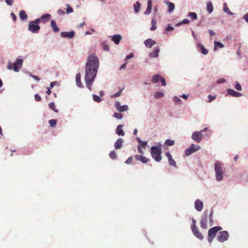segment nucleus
<instances>
[{
    "label": "nucleus",
    "instance_id": "11",
    "mask_svg": "<svg viewBox=\"0 0 248 248\" xmlns=\"http://www.w3.org/2000/svg\"><path fill=\"white\" fill-rule=\"evenodd\" d=\"M75 35V32L74 31H71L70 32L62 31L61 32V36L63 38H67L68 39L73 38Z\"/></svg>",
    "mask_w": 248,
    "mask_h": 248
},
{
    "label": "nucleus",
    "instance_id": "33",
    "mask_svg": "<svg viewBox=\"0 0 248 248\" xmlns=\"http://www.w3.org/2000/svg\"><path fill=\"white\" fill-rule=\"evenodd\" d=\"M223 10L225 12L228 13L229 15H232V13L230 11V9L228 7L226 3H224L223 4Z\"/></svg>",
    "mask_w": 248,
    "mask_h": 248
},
{
    "label": "nucleus",
    "instance_id": "24",
    "mask_svg": "<svg viewBox=\"0 0 248 248\" xmlns=\"http://www.w3.org/2000/svg\"><path fill=\"white\" fill-rule=\"evenodd\" d=\"M152 2L151 0H148L147 1V7L144 14L149 15L151 12Z\"/></svg>",
    "mask_w": 248,
    "mask_h": 248
},
{
    "label": "nucleus",
    "instance_id": "23",
    "mask_svg": "<svg viewBox=\"0 0 248 248\" xmlns=\"http://www.w3.org/2000/svg\"><path fill=\"white\" fill-rule=\"evenodd\" d=\"M122 39V37L120 35H115L111 37V40L116 44H118Z\"/></svg>",
    "mask_w": 248,
    "mask_h": 248
},
{
    "label": "nucleus",
    "instance_id": "4",
    "mask_svg": "<svg viewBox=\"0 0 248 248\" xmlns=\"http://www.w3.org/2000/svg\"><path fill=\"white\" fill-rule=\"evenodd\" d=\"M214 169L216 172V180L218 181H222L224 174L222 165L218 161L216 162L215 164Z\"/></svg>",
    "mask_w": 248,
    "mask_h": 248
},
{
    "label": "nucleus",
    "instance_id": "7",
    "mask_svg": "<svg viewBox=\"0 0 248 248\" xmlns=\"http://www.w3.org/2000/svg\"><path fill=\"white\" fill-rule=\"evenodd\" d=\"M23 62V60L22 59H17L16 62H15L13 64V67L11 66V62H9L7 67L9 69L11 70L13 69V70L15 72H18L22 67V63Z\"/></svg>",
    "mask_w": 248,
    "mask_h": 248
},
{
    "label": "nucleus",
    "instance_id": "43",
    "mask_svg": "<svg viewBox=\"0 0 248 248\" xmlns=\"http://www.w3.org/2000/svg\"><path fill=\"white\" fill-rule=\"evenodd\" d=\"M190 22V21L187 19H184L182 22L177 24L176 25L177 26H180L182 24H187Z\"/></svg>",
    "mask_w": 248,
    "mask_h": 248
},
{
    "label": "nucleus",
    "instance_id": "64",
    "mask_svg": "<svg viewBox=\"0 0 248 248\" xmlns=\"http://www.w3.org/2000/svg\"><path fill=\"white\" fill-rule=\"evenodd\" d=\"M209 33L211 36L214 35L215 34V33L212 30H209Z\"/></svg>",
    "mask_w": 248,
    "mask_h": 248
},
{
    "label": "nucleus",
    "instance_id": "41",
    "mask_svg": "<svg viewBox=\"0 0 248 248\" xmlns=\"http://www.w3.org/2000/svg\"><path fill=\"white\" fill-rule=\"evenodd\" d=\"M109 156L112 159H115L117 157L115 152L114 151H111L109 153Z\"/></svg>",
    "mask_w": 248,
    "mask_h": 248
},
{
    "label": "nucleus",
    "instance_id": "42",
    "mask_svg": "<svg viewBox=\"0 0 248 248\" xmlns=\"http://www.w3.org/2000/svg\"><path fill=\"white\" fill-rule=\"evenodd\" d=\"M48 123L51 126L54 127L56 125L57 121L55 119H51L48 121Z\"/></svg>",
    "mask_w": 248,
    "mask_h": 248
},
{
    "label": "nucleus",
    "instance_id": "2",
    "mask_svg": "<svg viewBox=\"0 0 248 248\" xmlns=\"http://www.w3.org/2000/svg\"><path fill=\"white\" fill-rule=\"evenodd\" d=\"M213 210H211L209 215H208L207 211H206L202 217L201 220V227L202 229H206L207 228V223L209 222L210 226L213 224Z\"/></svg>",
    "mask_w": 248,
    "mask_h": 248
},
{
    "label": "nucleus",
    "instance_id": "10",
    "mask_svg": "<svg viewBox=\"0 0 248 248\" xmlns=\"http://www.w3.org/2000/svg\"><path fill=\"white\" fill-rule=\"evenodd\" d=\"M229 236L228 232L225 231L220 232L217 237V239L220 242H223L228 239Z\"/></svg>",
    "mask_w": 248,
    "mask_h": 248
},
{
    "label": "nucleus",
    "instance_id": "61",
    "mask_svg": "<svg viewBox=\"0 0 248 248\" xmlns=\"http://www.w3.org/2000/svg\"><path fill=\"white\" fill-rule=\"evenodd\" d=\"M58 14L59 15H63L64 14V11L62 9H59L57 11Z\"/></svg>",
    "mask_w": 248,
    "mask_h": 248
},
{
    "label": "nucleus",
    "instance_id": "49",
    "mask_svg": "<svg viewBox=\"0 0 248 248\" xmlns=\"http://www.w3.org/2000/svg\"><path fill=\"white\" fill-rule=\"evenodd\" d=\"M174 30V28L170 26V25H168V27L166 29V31H172Z\"/></svg>",
    "mask_w": 248,
    "mask_h": 248
},
{
    "label": "nucleus",
    "instance_id": "32",
    "mask_svg": "<svg viewBox=\"0 0 248 248\" xmlns=\"http://www.w3.org/2000/svg\"><path fill=\"white\" fill-rule=\"evenodd\" d=\"M161 76L159 75H155L152 79V81L153 83H157L159 80H160Z\"/></svg>",
    "mask_w": 248,
    "mask_h": 248
},
{
    "label": "nucleus",
    "instance_id": "44",
    "mask_svg": "<svg viewBox=\"0 0 248 248\" xmlns=\"http://www.w3.org/2000/svg\"><path fill=\"white\" fill-rule=\"evenodd\" d=\"M113 116L118 119H121L123 117V115L121 113L115 112L113 114Z\"/></svg>",
    "mask_w": 248,
    "mask_h": 248
},
{
    "label": "nucleus",
    "instance_id": "22",
    "mask_svg": "<svg viewBox=\"0 0 248 248\" xmlns=\"http://www.w3.org/2000/svg\"><path fill=\"white\" fill-rule=\"evenodd\" d=\"M50 24H51V27H52L53 31L54 32H57L59 31H60L59 28L57 26L55 20H51Z\"/></svg>",
    "mask_w": 248,
    "mask_h": 248
},
{
    "label": "nucleus",
    "instance_id": "34",
    "mask_svg": "<svg viewBox=\"0 0 248 248\" xmlns=\"http://www.w3.org/2000/svg\"><path fill=\"white\" fill-rule=\"evenodd\" d=\"M134 10L136 13H138L140 11V3L139 2H137L134 5Z\"/></svg>",
    "mask_w": 248,
    "mask_h": 248
},
{
    "label": "nucleus",
    "instance_id": "27",
    "mask_svg": "<svg viewBox=\"0 0 248 248\" xmlns=\"http://www.w3.org/2000/svg\"><path fill=\"white\" fill-rule=\"evenodd\" d=\"M19 17L22 20H26L28 18V15L24 10H21L19 12Z\"/></svg>",
    "mask_w": 248,
    "mask_h": 248
},
{
    "label": "nucleus",
    "instance_id": "46",
    "mask_svg": "<svg viewBox=\"0 0 248 248\" xmlns=\"http://www.w3.org/2000/svg\"><path fill=\"white\" fill-rule=\"evenodd\" d=\"M216 98V95H211V94H209L208 96V102L209 103H210L212 101H213L214 100H215Z\"/></svg>",
    "mask_w": 248,
    "mask_h": 248
},
{
    "label": "nucleus",
    "instance_id": "21",
    "mask_svg": "<svg viewBox=\"0 0 248 248\" xmlns=\"http://www.w3.org/2000/svg\"><path fill=\"white\" fill-rule=\"evenodd\" d=\"M160 52L159 46L156 47L154 51L150 53V56L151 58H157L158 56V54Z\"/></svg>",
    "mask_w": 248,
    "mask_h": 248
},
{
    "label": "nucleus",
    "instance_id": "12",
    "mask_svg": "<svg viewBox=\"0 0 248 248\" xmlns=\"http://www.w3.org/2000/svg\"><path fill=\"white\" fill-rule=\"evenodd\" d=\"M194 235L200 240H202L203 238V236L201 232L199 231L197 227L191 229Z\"/></svg>",
    "mask_w": 248,
    "mask_h": 248
},
{
    "label": "nucleus",
    "instance_id": "60",
    "mask_svg": "<svg viewBox=\"0 0 248 248\" xmlns=\"http://www.w3.org/2000/svg\"><path fill=\"white\" fill-rule=\"evenodd\" d=\"M11 16L12 19L14 20V21H15L16 19V15L14 13H11Z\"/></svg>",
    "mask_w": 248,
    "mask_h": 248
},
{
    "label": "nucleus",
    "instance_id": "53",
    "mask_svg": "<svg viewBox=\"0 0 248 248\" xmlns=\"http://www.w3.org/2000/svg\"><path fill=\"white\" fill-rule=\"evenodd\" d=\"M235 88L238 90V91H241L242 90V87H241V85L238 83H237L235 85Z\"/></svg>",
    "mask_w": 248,
    "mask_h": 248
},
{
    "label": "nucleus",
    "instance_id": "56",
    "mask_svg": "<svg viewBox=\"0 0 248 248\" xmlns=\"http://www.w3.org/2000/svg\"><path fill=\"white\" fill-rule=\"evenodd\" d=\"M137 150L139 153H140L141 155L143 154L144 152H143V150H142L141 147H140V145H139L138 146Z\"/></svg>",
    "mask_w": 248,
    "mask_h": 248
},
{
    "label": "nucleus",
    "instance_id": "47",
    "mask_svg": "<svg viewBox=\"0 0 248 248\" xmlns=\"http://www.w3.org/2000/svg\"><path fill=\"white\" fill-rule=\"evenodd\" d=\"M102 46H103V48L104 50L107 51L109 50V47L108 45V44H106L105 42H104L102 44Z\"/></svg>",
    "mask_w": 248,
    "mask_h": 248
},
{
    "label": "nucleus",
    "instance_id": "55",
    "mask_svg": "<svg viewBox=\"0 0 248 248\" xmlns=\"http://www.w3.org/2000/svg\"><path fill=\"white\" fill-rule=\"evenodd\" d=\"M115 108H116L117 110L118 109H119L121 107L120 103L119 102H118V101L115 103Z\"/></svg>",
    "mask_w": 248,
    "mask_h": 248
},
{
    "label": "nucleus",
    "instance_id": "6",
    "mask_svg": "<svg viewBox=\"0 0 248 248\" xmlns=\"http://www.w3.org/2000/svg\"><path fill=\"white\" fill-rule=\"evenodd\" d=\"M222 229L221 227L216 226L210 229L208 233V241L209 243H211L213 239L215 237L218 231Z\"/></svg>",
    "mask_w": 248,
    "mask_h": 248
},
{
    "label": "nucleus",
    "instance_id": "30",
    "mask_svg": "<svg viewBox=\"0 0 248 248\" xmlns=\"http://www.w3.org/2000/svg\"><path fill=\"white\" fill-rule=\"evenodd\" d=\"M151 27L150 28L151 30L155 31L156 29V21L155 18L154 17L152 19L151 21Z\"/></svg>",
    "mask_w": 248,
    "mask_h": 248
},
{
    "label": "nucleus",
    "instance_id": "62",
    "mask_svg": "<svg viewBox=\"0 0 248 248\" xmlns=\"http://www.w3.org/2000/svg\"><path fill=\"white\" fill-rule=\"evenodd\" d=\"M173 101L176 102H179L181 100L177 96H175L173 98Z\"/></svg>",
    "mask_w": 248,
    "mask_h": 248
},
{
    "label": "nucleus",
    "instance_id": "50",
    "mask_svg": "<svg viewBox=\"0 0 248 248\" xmlns=\"http://www.w3.org/2000/svg\"><path fill=\"white\" fill-rule=\"evenodd\" d=\"M121 94V91H120L118 92H117V93H116L114 94L113 95H112L111 96V97L116 98V97H119V96H120Z\"/></svg>",
    "mask_w": 248,
    "mask_h": 248
},
{
    "label": "nucleus",
    "instance_id": "39",
    "mask_svg": "<svg viewBox=\"0 0 248 248\" xmlns=\"http://www.w3.org/2000/svg\"><path fill=\"white\" fill-rule=\"evenodd\" d=\"M93 98L94 101L99 103L102 101V99L99 97L98 95L95 94L93 95Z\"/></svg>",
    "mask_w": 248,
    "mask_h": 248
},
{
    "label": "nucleus",
    "instance_id": "15",
    "mask_svg": "<svg viewBox=\"0 0 248 248\" xmlns=\"http://www.w3.org/2000/svg\"><path fill=\"white\" fill-rule=\"evenodd\" d=\"M135 158L138 161H140L143 163H146L149 161V159L144 156L140 155H135Z\"/></svg>",
    "mask_w": 248,
    "mask_h": 248
},
{
    "label": "nucleus",
    "instance_id": "58",
    "mask_svg": "<svg viewBox=\"0 0 248 248\" xmlns=\"http://www.w3.org/2000/svg\"><path fill=\"white\" fill-rule=\"evenodd\" d=\"M225 82V79H224L223 78H220V79H218L217 81V83L218 84L223 83Z\"/></svg>",
    "mask_w": 248,
    "mask_h": 248
},
{
    "label": "nucleus",
    "instance_id": "5",
    "mask_svg": "<svg viewBox=\"0 0 248 248\" xmlns=\"http://www.w3.org/2000/svg\"><path fill=\"white\" fill-rule=\"evenodd\" d=\"M40 23V20L36 19L34 21H31L29 24L28 29L32 33H36L39 32L40 30V27L39 24Z\"/></svg>",
    "mask_w": 248,
    "mask_h": 248
},
{
    "label": "nucleus",
    "instance_id": "25",
    "mask_svg": "<svg viewBox=\"0 0 248 248\" xmlns=\"http://www.w3.org/2000/svg\"><path fill=\"white\" fill-rule=\"evenodd\" d=\"M123 125L121 124L118 125L116 129V133L119 136H124V132L122 129Z\"/></svg>",
    "mask_w": 248,
    "mask_h": 248
},
{
    "label": "nucleus",
    "instance_id": "54",
    "mask_svg": "<svg viewBox=\"0 0 248 248\" xmlns=\"http://www.w3.org/2000/svg\"><path fill=\"white\" fill-rule=\"evenodd\" d=\"M34 97L36 101H40L41 100V98L40 96L38 94H35Z\"/></svg>",
    "mask_w": 248,
    "mask_h": 248
},
{
    "label": "nucleus",
    "instance_id": "18",
    "mask_svg": "<svg viewBox=\"0 0 248 248\" xmlns=\"http://www.w3.org/2000/svg\"><path fill=\"white\" fill-rule=\"evenodd\" d=\"M155 44L156 42L151 39H148L144 41L145 46L149 48H151Z\"/></svg>",
    "mask_w": 248,
    "mask_h": 248
},
{
    "label": "nucleus",
    "instance_id": "9",
    "mask_svg": "<svg viewBox=\"0 0 248 248\" xmlns=\"http://www.w3.org/2000/svg\"><path fill=\"white\" fill-rule=\"evenodd\" d=\"M200 149V146L198 145H195L192 144L189 148L186 149L185 150V155L186 156H189L193 153L199 150Z\"/></svg>",
    "mask_w": 248,
    "mask_h": 248
},
{
    "label": "nucleus",
    "instance_id": "20",
    "mask_svg": "<svg viewBox=\"0 0 248 248\" xmlns=\"http://www.w3.org/2000/svg\"><path fill=\"white\" fill-rule=\"evenodd\" d=\"M81 74L79 73H78L77 74L76 76V84L77 85L80 87V88H83V86L81 83Z\"/></svg>",
    "mask_w": 248,
    "mask_h": 248
},
{
    "label": "nucleus",
    "instance_id": "45",
    "mask_svg": "<svg viewBox=\"0 0 248 248\" xmlns=\"http://www.w3.org/2000/svg\"><path fill=\"white\" fill-rule=\"evenodd\" d=\"M127 109H128V106L126 105H124V106H121V107L119 109H118V110L120 112H123V111L127 110Z\"/></svg>",
    "mask_w": 248,
    "mask_h": 248
},
{
    "label": "nucleus",
    "instance_id": "35",
    "mask_svg": "<svg viewBox=\"0 0 248 248\" xmlns=\"http://www.w3.org/2000/svg\"><path fill=\"white\" fill-rule=\"evenodd\" d=\"M187 16H189L192 19L195 20L197 19V15L196 13L194 12H189Z\"/></svg>",
    "mask_w": 248,
    "mask_h": 248
},
{
    "label": "nucleus",
    "instance_id": "57",
    "mask_svg": "<svg viewBox=\"0 0 248 248\" xmlns=\"http://www.w3.org/2000/svg\"><path fill=\"white\" fill-rule=\"evenodd\" d=\"M5 2L8 5H11L13 3L14 1L13 0H5Z\"/></svg>",
    "mask_w": 248,
    "mask_h": 248
},
{
    "label": "nucleus",
    "instance_id": "8",
    "mask_svg": "<svg viewBox=\"0 0 248 248\" xmlns=\"http://www.w3.org/2000/svg\"><path fill=\"white\" fill-rule=\"evenodd\" d=\"M207 128H205L203 130L200 131H196L192 133L191 138L195 141L199 143L202 140V132L207 130Z\"/></svg>",
    "mask_w": 248,
    "mask_h": 248
},
{
    "label": "nucleus",
    "instance_id": "48",
    "mask_svg": "<svg viewBox=\"0 0 248 248\" xmlns=\"http://www.w3.org/2000/svg\"><path fill=\"white\" fill-rule=\"evenodd\" d=\"M66 6L68 7L66 9V13L70 14L73 12V8L69 6L68 4H66Z\"/></svg>",
    "mask_w": 248,
    "mask_h": 248
},
{
    "label": "nucleus",
    "instance_id": "16",
    "mask_svg": "<svg viewBox=\"0 0 248 248\" xmlns=\"http://www.w3.org/2000/svg\"><path fill=\"white\" fill-rule=\"evenodd\" d=\"M228 93L233 97H239L242 96V93L237 92L232 89H229L227 90Z\"/></svg>",
    "mask_w": 248,
    "mask_h": 248
},
{
    "label": "nucleus",
    "instance_id": "52",
    "mask_svg": "<svg viewBox=\"0 0 248 248\" xmlns=\"http://www.w3.org/2000/svg\"><path fill=\"white\" fill-rule=\"evenodd\" d=\"M160 80L163 86H164L166 85V80L163 77H161Z\"/></svg>",
    "mask_w": 248,
    "mask_h": 248
},
{
    "label": "nucleus",
    "instance_id": "28",
    "mask_svg": "<svg viewBox=\"0 0 248 248\" xmlns=\"http://www.w3.org/2000/svg\"><path fill=\"white\" fill-rule=\"evenodd\" d=\"M207 10L209 14L213 11V6L211 1H208L206 4Z\"/></svg>",
    "mask_w": 248,
    "mask_h": 248
},
{
    "label": "nucleus",
    "instance_id": "36",
    "mask_svg": "<svg viewBox=\"0 0 248 248\" xmlns=\"http://www.w3.org/2000/svg\"><path fill=\"white\" fill-rule=\"evenodd\" d=\"M154 96L156 98H161L164 96V93L161 92H157L155 93Z\"/></svg>",
    "mask_w": 248,
    "mask_h": 248
},
{
    "label": "nucleus",
    "instance_id": "37",
    "mask_svg": "<svg viewBox=\"0 0 248 248\" xmlns=\"http://www.w3.org/2000/svg\"><path fill=\"white\" fill-rule=\"evenodd\" d=\"M167 4H168L169 6V11L170 12H172L175 7L174 4L173 3L169 1L167 2Z\"/></svg>",
    "mask_w": 248,
    "mask_h": 248
},
{
    "label": "nucleus",
    "instance_id": "29",
    "mask_svg": "<svg viewBox=\"0 0 248 248\" xmlns=\"http://www.w3.org/2000/svg\"><path fill=\"white\" fill-rule=\"evenodd\" d=\"M214 43V49L215 51H216L217 49V47L222 48L224 47V45L222 43L218 42L217 41H215Z\"/></svg>",
    "mask_w": 248,
    "mask_h": 248
},
{
    "label": "nucleus",
    "instance_id": "40",
    "mask_svg": "<svg viewBox=\"0 0 248 248\" xmlns=\"http://www.w3.org/2000/svg\"><path fill=\"white\" fill-rule=\"evenodd\" d=\"M165 144L168 146H172L174 144V141L173 140L168 139L166 140Z\"/></svg>",
    "mask_w": 248,
    "mask_h": 248
},
{
    "label": "nucleus",
    "instance_id": "17",
    "mask_svg": "<svg viewBox=\"0 0 248 248\" xmlns=\"http://www.w3.org/2000/svg\"><path fill=\"white\" fill-rule=\"evenodd\" d=\"M124 142V140L122 138H119L114 144V147L115 149H119L122 147Z\"/></svg>",
    "mask_w": 248,
    "mask_h": 248
},
{
    "label": "nucleus",
    "instance_id": "31",
    "mask_svg": "<svg viewBox=\"0 0 248 248\" xmlns=\"http://www.w3.org/2000/svg\"><path fill=\"white\" fill-rule=\"evenodd\" d=\"M137 140L138 143L139 144V145H140V147L142 146L143 148H144L147 144V141H142L139 138H137Z\"/></svg>",
    "mask_w": 248,
    "mask_h": 248
},
{
    "label": "nucleus",
    "instance_id": "13",
    "mask_svg": "<svg viewBox=\"0 0 248 248\" xmlns=\"http://www.w3.org/2000/svg\"><path fill=\"white\" fill-rule=\"evenodd\" d=\"M203 202L200 200H197L195 202V208L198 211H201L203 208Z\"/></svg>",
    "mask_w": 248,
    "mask_h": 248
},
{
    "label": "nucleus",
    "instance_id": "3",
    "mask_svg": "<svg viewBox=\"0 0 248 248\" xmlns=\"http://www.w3.org/2000/svg\"><path fill=\"white\" fill-rule=\"evenodd\" d=\"M161 144L153 146L151 148V154L152 157L156 162H160L162 159L161 155L162 153V149Z\"/></svg>",
    "mask_w": 248,
    "mask_h": 248
},
{
    "label": "nucleus",
    "instance_id": "38",
    "mask_svg": "<svg viewBox=\"0 0 248 248\" xmlns=\"http://www.w3.org/2000/svg\"><path fill=\"white\" fill-rule=\"evenodd\" d=\"M49 108L55 112H58V110L56 108V106L54 102L50 103L49 104Z\"/></svg>",
    "mask_w": 248,
    "mask_h": 248
},
{
    "label": "nucleus",
    "instance_id": "26",
    "mask_svg": "<svg viewBox=\"0 0 248 248\" xmlns=\"http://www.w3.org/2000/svg\"><path fill=\"white\" fill-rule=\"evenodd\" d=\"M198 46L200 49L201 52L202 54L204 55H207L208 54V50L204 47L203 45L198 44Z\"/></svg>",
    "mask_w": 248,
    "mask_h": 248
},
{
    "label": "nucleus",
    "instance_id": "59",
    "mask_svg": "<svg viewBox=\"0 0 248 248\" xmlns=\"http://www.w3.org/2000/svg\"><path fill=\"white\" fill-rule=\"evenodd\" d=\"M193 224L191 226V229L197 227L196 226V221L194 219H192Z\"/></svg>",
    "mask_w": 248,
    "mask_h": 248
},
{
    "label": "nucleus",
    "instance_id": "51",
    "mask_svg": "<svg viewBox=\"0 0 248 248\" xmlns=\"http://www.w3.org/2000/svg\"><path fill=\"white\" fill-rule=\"evenodd\" d=\"M133 161V157L132 156H130L129 157H128V158L125 161V163L126 164H130Z\"/></svg>",
    "mask_w": 248,
    "mask_h": 248
},
{
    "label": "nucleus",
    "instance_id": "63",
    "mask_svg": "<svg viewBox=\"0 0 248 248\" xmlns=\"http://www.w3.org/2000/svg\"><path fill=\"white\" fill-rule=\"evenodd\" d=\"M243 18L248 23V13L245 15L243 16Z\"/></svg>",
    "mask_w": 248,
    "mask_h": 248
},
{
    "label": "nucleus",
    "instance_id": "14",
    "mask_svg": "<svg viewBox=\"0 0 248 248\" xmlns=\"http://www.w3.org/2000/svg\"><path fill=\"white\" fill-rule=\"evenodd\" d=\"M166 155L167 156L169 164L170 166L176 167V164L175 160L172 158L171 155L169 152L166 153Z\"/></svg>",
    "mask_w": 248,
    "mask_h": 248
},
{
    "label": "nucleus",
    "instance_id": "1",
    "mask_svg": "<svg viewBox=\"0 0 248 248\" xmlns=\"http://www.w3.org/2000/svg\"><path fill=\"white\" fill-rule=\"evenodd\" d=\"M98 64L97 57L93 55L88 56L85 67V81L86 87L90 91L92 90V86L96 76Z\"/></svg>",
    "mask_w": 248,
    "mask_h": 248
},
{
    "label": "nucleus",
    "instance_id": "19",
    "mask_svg": "<svg viewBox=\"0 0 248 248\" xmlns=\"http://www.w3.org/2000/svg\"><path fill=\"white\" fill-rule=\"evenodd\" d=\"M50 17L51 16L50 14H46L43 15L40 18H39L38 19L40 20V22H42L43 23H45L49 20Z\"/></svg>",
    "mask_w": 248,
    "mask_h": 248
}]
</instances>
